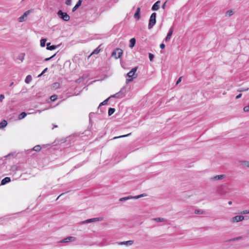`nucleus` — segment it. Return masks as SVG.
<instances>
[{
    "instance_id": "f257e3e1",
    "label": "nucleus",
    "mask_w": 249,
    "mask_h": 249,
    "mask_svg": "<svg viewBox=\"0 0 249 249\" xmlns=\"http://www.w3.org/2000/svg\"><path fill=\"white\" fill-rule=\"evenodd\" d=\"M156 13H153L150 17L149 20L148 24V29H151L156 24Z\"/></svg>"
},
{
    "instance_id": "f03ea898",
    "label": "nucleus",
    "mask_w": 249,
    "mask_h": 249,
    "mask_svg": "<svg viewBox=\"0 0 249 249\" xmlns=\"http://www.w3.org/2000/svg\"><path fill=\"white\" fill-rule=\"evenodd\" d=\"M57 15L59 18L63 19L65 21H68L70 20V17L69 15L66 12H63L62 10H60L57 12Z\"/></svg>"
},
{
    "instance_id": "7ed1b4c3",
    "label": "nucleus",
    "mask_w": 249,
    "mask_h": 249,
    "mask_svg": "<svg viewBox=\"0 0 249 249\" xmlns=\"http://www.w3.org/2000/svg\"><path fill=\"white\" fill-rule=\"evenodd\" d=\"M123 54V50L120 48H116L112 53L111 56L115 59L120 58Z\"/></svg>"
},
{
    "instance_id": "20e7f679",
    "label": "nucleus",
    "mask_w": 249,
    "mask_h": 249,
    "mask_svg": "<svg viewBox=\"0 0 249 249\" xmlns=\"http://www.w3.org/2000/svg\"><path fill=\"white\" fill-rule=\"evenodd\" d=\"M125 93V88L123 87L120 90V91L115 94L111 95L110 96V98L114 97L116 98H119L120 97H123L122 95L124 94V93Z\"/></svg>"
},
{
    "instance_id": "39448f33",
    "label": "nucleus",
    "mask_w": 249,
    "mask_h": 249,
    "mask_svg": "<svg viewBox=\"0 0 249 249\" xmlns=\"http://www.w3.org/2000/svg\"><path fill=\"white\" fill-rule=\"evenodd\" d=\"M138 67H135L132 68L127 74V76L129 78H135L137 75L135 74L136 71H137Z\"/></svg>"
},
{
    "instance_id": "423d86ee",
    "label": "nucleus",
    "mask_w": 249,
    "mask_h": 249,
    "mask_svg": "<svg viewBox=\"0 0 249 249\" xmlns=\"http://www.w3.org/2000/svg\"><path fill=\"white\" fill-rule=\"evenodd\" d=\"M245 217L243 215H236L232 218V222H238L242 221L244 219Z\"/></svg>"
},
{
    "instance_id": "0eeeda50",
    "label": "nucleus",
    "mask_w": 249,
    "mask_h": 249,
    "mask_svg": "<svg viewBox=\"0 0 249 249\" xmlns=\"http://www.w3.org/2000/svg\"><path fill=\"white\" fill-rule=\"evenodd\" d=\"M30 13V11L29 10L25 12L24 13L18 18V21L20 22L24 21L25 20V18L27 17Z\"/></svg>"
},
{
    "instance_id": "6e6552de",
    "label": "nucleus",
    "mask_w": 249,
    "mask_h": 249,
    "mask_svg": "<svg viewBox=\"0 0 249 249\" xmlns=\"http://www.w3.org/2000/svg\"><path fill=\"white\" fill-rule=\"evenodd\" d=\"M173 27H171L168 31V33L166 37L164 39V40L165 42L168 41L171 39V36L173 34Z\"/></svg>"
},
{
    "instance_id": "1a4fd4ad",
    "label": "nucleus",
    "mask_w": 249,
    "mask_h": 249,
    "mask_svg": "<svg viewBox=\"0 0 249 249\" xmlns=\"http://www.w3.org/2000/svg\"><path fill=\"white\" fill-rule=\"evenodd\" d=\"M75 237H74L69 236V237H67L64 238V239L60 241V243H68L69 242H72V241H74L75 240Z\"/></svg>"
},
{
    "instance_id": "9d476101",
    "label": "nucleus",
    "mask_w": 249,
    "mask_h": 249,
    "mask_svg": "<svg viewBox=\"0 0 249 249\" xmlns=\"http://www.w3.org/2000/svg\"><path fill=\"white\" fill-rule=\"evenodd\" d=\"M99 220V218H90V219H87L86 220L82 221L80 223V224H87V223H90V222L98 221Z\"/></svg>"
},
{
    "instance_id": "9b49d317",
    "label": "nucleus",
    "mask_w": 249,
    "mask_h": 249,
    "mask_svg": "<svg viewBox=\"0 0 249 249\" xmlns=\"http://www.w3.org/2000/svg\"><path fill=\"white\" fill-rule=\"evenodd\" d=\"M140 12L141 9L140 7H138L136 9V11L134 14V18L137 20H139L140 18Z\"/></svg>"
},
{
    "instance_id": "f8f14e48",
    "label": "nucleus",
    "mask_w": 249,
    "mask_h": 249,
    "mask_svg": "<svg viewBox=\"0 0 249 249\" xmlns=\"http://www.w3.org/2000/svg\"><path fill=\"white\" fill-rule=\"evenodd\" d=\"M225 177V175H216L214 177H213L211 178V179L213 180H221L223 179Z\"/></svg>"
},
{
    "instance_id": "ddd939ff",
    "label": "nucleus",
    "mask_w": 249,
    "mask_h": 249,
    "mask_svg": "<svg viewBox=\"0 0 249 249\" xmlns=\"http://www.w3.org/2000/svg\"><path fill=\"white\" fill-rule=\"evenodd\" d=\"M160 1H157V2H156L152 6V10L153 11H156V10H158L159 8H160Z\"/></svg>"
},
{
    "instance_id": "4468645a",
    "label": "nucleus",
    "mask_w": 249,
    "mask_h": 249,
    "mask_svg": "<svg viewBox=\"0 0 249 249\" xmlns=\"http://www.w3.org/2000/svg\"><path fill=\"white\" fill-rule=\"evenodd\" d=\"M82 2V0H78L76 5L72 9V12L75 11L81 6Z\"/></svg>"
},
{
    "instance_id": "2eb2a0df",
    "label": "nucleus",
    "mask_w": 249,
    "mask_h": 249,
    "mask_svg": "<svg viewBox=\"0 0 249 249\" xmlns=\"http://www.w3.org/2000/svg\"><path fill=\"white\" fill-rule=\"evenodd\" d=\"M57 46L51 45V43L50 42H49V43H47V48H46V49L47 50H48L52 51V50H53L55 49L56 48H57Z\"/></svg>"
},
{
    "instance_id": "dca6fc26",
    "label": "nucleus",
    "mask_w": 249,
    "mask_h": 249,
    "mask_svg": "<svg viewBox=\"0 0 249 249\" xmlns=\"http://www.w3.org/2000/svg\"><path fill=\"white\" fill-rule=\"evenodd\" d=\"M11 181V178L9 177H5L3 179H2L1 181V185H5L7 183H9Z\"/></svg>"
},
{
    "instance_id": "f3484780",
    "label": "nucleus",
    "mask_w": 249,
    "mask_h": 249,
    "mask_svg": "<svg viewBox=\"0 0 249 249\" xmlns=\"http://www.w3.org/2000/svg\"><path fill=\"white\" fill-rule=\"evenodd\" d=\"M136 43V39L135 38H132L129 40V47L131 48H132L135 45Z\"/></svg>"
},
{
    "instance_id": "a211bd4d",
    "label": "nucleus",
    "mask_w": 249,
    "mask_h": 249,
    "mask_svg": "<svg viewBox=\"0 0 249 249\" xmlns=\"http://www.w3.org/2000/svg\"><path fill=\"white\" fill-rule=\"evenodd\" d=\"M241 164L243 167L249 168V161L243 160L240 161Z\"/></svg>"
},
{
    "instance_id": "6ab92c4d",
    "label": "nucleus",
    "mask_w": 249,
    "mask_h": 249,
    "mask_svg": "<svg viewBox=\"0 0 249 249\" xmlns=\"http://www.w3.org/2000/svg\"><path fill=\"white\" fill-rule=\"evenodd\" d=\"M134 241L133 240H129L127 241H124L119 243V245H131L133 244Z\"/></svg>"
},
{
    "instance_id": "aec40b11",
    "label": "nucleus",
    "mask_w": 249,
    "mask_h": 249,
    "mask_svg": "<svg viewBox=\"0 0 249 249\" xmlns=\"http://www.w3.org/2000/svg\"><path fill=\"white\" fill-rule=\"evenodd\" d=\"M101 46V45H100L97 48H96L91 53V55L94 54H98L100 51L101 50V48H100Z\"/></svg>"
},
{
    "instance_id": "412c9836",
    "label": "nucleus",
    "mask_w": 249,
    "mask_h": 249,
    "mask_svg": "<svg viewBox=\"0 0 249 249\" xmlns=\"http://www.w3.org/2000/svg\"><path fill=\"white\" fill-rule=\"evenodd\" d=\"M60 84L58 82H55L52 85L51 88L53 89H56L59 88Z\"/></svg>"
},
{
    "instance_id": "4be33fe9",
    "label": "nucleus",
    "mask_w": 249,
    "mask_h": 249,
    "mask_svg": "<svg viewBox=\"0 0 249 249\" xmlns=\"http://www.w3.org/2000/svg\"><path fill=\"white\" fill-rule=\"evenodd\" d=\"M7 124V122L5 120H3L0 123V128H2L4 127H5Z\"/></svg>"
},
{
    "instance_id": "5701e85b",
    "label": "nucleus",
    "mask_w": 249,
    "mask_h": 249,
    "mask_svg": "<svg viewBox=\"0 0 249 249\" xmlns=\"http://www.w3.org/2000/svg\"><path fill=\"white\" fill-rule=\"evenodd\" d=\"M131 198H133V196H130L126 197H122L119 199V200L120 201H124Z\"/></svg>"
},
{
    "instance_id": "b1692460",
    "label": "nucleus",
    "mask_w": 249,
    "mask_h": 249,
    "mask_svg": "<svg viewBox=\"0 0 249 249\" xmlns=\"http://www.w3.org/2000/svg\"><path fill=\"white\" fill-rule=\"evenodd\" d=\"M242 238H243L242 236H238V237H235V238L231 239L229 240L228 241V242H230L236 241H238V240H241Z\"/></svg>"
},
{
    "instance_id": "393cba45",
    "label": "nucleus",
    "mask_w": 249,
    "mask_h": 249,
    "mask_svg": "<svg viewBox=\"0 0 249 249\" xmlns=\"http://www.w3.org/2000/svg\"><path fill=\"white\" fill-rule=\"evenodd\" d=\"M32 79V77L31 75H28L26 76V77L25 78V82L26 83L28 84L31 81Z\"/></svg>"
},
{
    "instance_id": "a878e982",
    "label": "nucleus",
    "mask_w": 249,
    "mask_h": 249,
    "mask_svg": "<svg viewBox=\"0 0 249 249\" xmlns=\"http://www.w3.org/2000/svg\"><path fill=\"white\" fill-rule=\"evenodd\" d=\"M115 111V109L114 108L110 107L108 109V116H111L112 115Z\"/></svg>"
},
{
    "instance_id": "bb28decb",
    "label": "nucleus",
    "mask_w": 249,
    "mask_h": 249,
    "mask_svg": "<svg viewBox=\"0 0 249 249\" xmlns=\"http://www.w3.org/2000/svg\"><path fill=\"white\" fill-rule=\"evenodd\" d=\"M27 115V113L25 112H22L18 115V119L19 120L25 118Z\"/></svg>"
},
{
    "instance_id": "cd10ccee",
    "label": "nucleus",
    "mask_w": 249,
    "mask_h": 249,
    "mask_svg": "<svg viewBox=\"0 0 249 249\" xmlns=\"http://www.w3.org/2000/svg\"><path fill=\"white\" fill-rule=\"evenodd\" d=\"M153 220L156 222H164L166 220L164 218H154Z\"/></svg>"
},
{
    "instance_id": "c85d7f7f",
    "label": "nucleus",
    "mask_w": 249,
    "mask_h": 249,
    "mask_svg": "<svg viewBox=\"0 0 249 249\" xmlns=\"http://www.w3.org/2000/svg\"><path fill=\"white\" fill-rule=\"evenodd\" d=\"M25 53H21L18 56V59H19L21 62L24 60Z\"/></svg>"
},
{
    "instance_id": "c756f323",
    "label": "nucleus",
    "mask_w": 249,
    "mask_h": 249,
    "mask_svg": "<svg viewBox=\"0 0 249 249\" xmlns=\"http://www.w3.org/2000/svg\"><path fill=\"white\" fill-rule=\"evenodd\" d=\"M110 98V97H108V98H107V99H106L105 100H104L103 102L101 103L99 105V107H100L102 105H107V102H108V100Z\"/></svg>"
},
{
    "instance_id": "7c9ffc66",
    "label": "nucleus",
    "mask_w": 249,
    "mask_h": 249,
    "mask_svg": "<svg viewBox=\"0 0 249 249\" xmlns=\"http://www.w3.org/2000/svg\"><path fill=\"white\" fill-rule=\"evenodd\" d=\"M146 196H147V195L146 194H142L141 195L133 196V198L136 199Z\"/></svg>"
},
{
    "instance_id": "2f4dec72",
    "label": "nucleus",
    "mask_w": 249,
    "mask_h": 249,
    "mask_svg": "<svg viewBox=\"0 0 249 249\" xmlns=\"http://www.w3.org/2000/svg\"><path fill=\"white\" fill-rule=\"evenodd\" d=\"M46 42V39H41L40 40V46H41V47H45V46Z\"/></svg>"
},
{
    "instance_id": "473e14b6",
    "label": "nucleus",
    "mask_w": 249,
    "mask_h": 249,
    "mask_svg": "<svg viewBox=\"0 0 249 249\" xmlns=\"http://www.w3.org/2000/svg\"><path fill=\"white\" fill-rule=\"evenodd\" d=\"M33 150L39 152L41 150V147L39 145H36L33 149Z\"/></svg>"
},
{
    "instance_id": "72a5a7b5",
    "label": "nucleus",
    "mask_w": 249,
    "mask_h": 249,
    "mask_svg": "<svg viewBox=\"0 0 249 249\" xmlns=\"http://www.w3.org/2000/svg\"><path fill=\"white\" fill-rule=\"evenodd\" d=\"M195 213L196 214H200L205 213V212L201 210L198 209V210H196L195 211Z\"/></svg>"
},
{
    "instance_id": "f704fd0d",
    "label": "nucleus",
    "mask_w": 249,
    "mask_h": 249,
    "mask_svg": "<svg viewBox=\"0 0 249 249\" xmlns=\"http://www.w3.org/2000/svg\"><path fill=\"white\" fill-rule=\"evenodd\" d=\"M57 95H53L50 97V99L51 102H54V101L56 100V99H57Z\"/></svg>"
},
{
    "instance_id": "c9c22d12",
    "label": "nucleus",
    "mask_w": 249,
    "mask_h": 249,
    "mask_svg": "<svg viewBox=\"0 0 249 249\" xmlns=\"http://www.w3.org/2000/svg\"><path fill=\"white\" fill-rule=\"evenodd\" d=\"M233 11L231 10H228L226 12V15H228L229 17H230L233 15Z\"/></svg>"
},
{
    "instance_id": "e433bc0d",
    "label": "nucleus",
    "mask_w": 249,
    "mask_h": 249,
    "mask_svg": "<svg viewBox=\"0 0 249 249\" xmlns=\"http://www.w3.org/2000/svg\"><path fill=\"white\" fill-rule=\"evenodd\" d=\"M131 134V133H129L128 134H126V135H122V136H119V137H114L113 139H117V138H123V137H127L128 136H129Z\"/></svg>"
},
{
    "instance_id": "4c0bfd02",
    "label": "nucleus",
    "mask_w": 249,
    "mask_h": 249,
    "mask_svg": "<svg viewBox=\"0 0 249 249\" xmlns=\"http://www.w3.org/2000/svg\"><path fill=\"white\" fill-rule=\"evenodd\" d=\"M55 55H56V54H54L53 55H52V56H51L50 57H48V58H45L44 59V61H49V60H51L52 59H53L55 56Z\"/></svg>"
},
{
    "instance_id": "58836bf2",
    "label": "nucleus",
    "mask_w": 249,
    "mask_h": 249,
    "mask_svg": "<svg viewBox=\"0 0 249 249\" xmlns=\"http://www.w3.org/2000/svg\"><path fill=\"white\" fill-rule=\"evenodd\" d=\"M154 55L153 54H152L151 53H149V58L150 61H152L154 59Z\"/></svg>"
},
{
    "instance_id": "ea45409f",
    "label": "nucleus",
    "mask_w": 249,
    "mask_h": 249,
    "mask_svg": "<svg viewBox=\"0 0 249 249\" xmlns=\"http://www.w3.org/2000/svg\"><path fill=\"white\" fill-rule=\"evenodd\" d=\"M243 110L245 112H248L249 111V105L247 106H245L244 108H243Z\"/></svg>"
},
{
    "instance_id": "a19ab883",
    "label": "nucleus",
    "mask_w": 249,
    "mask_h": 249,
    "mask_svg": "<svg viewBox=\"0 0 249 249\" xmlns=\"http://www.w3.org/2000/svg\"><path fill=\"white\" fill-rule=\"evenodd\" d=\"M65 4L67 5H71V0H66Z\"/></svg>"
},
{
    "instance_id": "79ce46f5",
    "label": "nucleus",
    "mask_w": 249,
    "mask_h": 249,
    "mask_svg": "<svg viewBox=\"0 0 249 249\" xmlns=\"http://www.w3.org/2000/svg\"><path fill=\"white\" fill-rule=\"evenodd\" d=\"M249 89V88H247V89L241 88V89H238V91L243 92V91H247Z\"/></svg>"
},
{
    "instance_id": "37998d69",
    "label": "nucleus",
    "mask_w": 249,
    "mask_h": 249,
    "mask_svg": "<svg viewBox=\"0 0 249 249\" xmlns=\"http://www.w3.org/2000/svg\"><path fill=\"white\" fill-rule=\"evenodd\" d=\"M241 214H245L249 213V211L248 210H245L240 212Z\"/></svg>"
},
{
    "instance_id": "c03bdc74",
    "label": "nucleus",
    "mask_w": 249,
    "mask_h": 249,
    "mask_svg": "<svg viewBox=\"0 0 249 249\" xmlns=\"http://www.w3.org/2000/svg\"><path fill=\"white\" fill-rule=\"evenodd\" d=\"M133 80V78H129V79H126V83L128 84L129 82L132 81Z\"/></svg>"
},
{
    "instance_id": "a18cd8bd",
    "label": "nucleus",
    "mask_w": 249,
    "mask_h": 249,
    "mask_svg": "<svg viewBox=\"0 0 249 249\" xmlns=\"http://www.w3.org/2000/svg\"><path fill=\"white\" fill-rule=\"evenodd\" d=\"M48 71V68H45L43 71L41 72V74H40L38 76H41L42 74H43L45 72H46L47 71Z\"/></svg>"
},
{
    "instance_id": "49530a36",
    "label": "nucleus",
    "mask_w": 249,
    "mask_h": 249,
    "mask_svg": "<svg viewBox=\"0 0 249 249\" xmlns=\"http://www.w3.org/2000/svg\"><path fill=\"white\" fill-rule=\"evenodd\" d=\"M182 77H180L176 82V85H178L181 81Z\"/></svg>"
},
{
    "instance_id": "de8ad7c7",
    "label": "nucleus",
    "mask_w": 249,
    "mask_h": 249,
    "mask_svg": "<svg viewBox=\"0 0 249 249\" xmlns=\"http://www.w3.org/2000/svg\"><path fill=\"white\" fill-rule=\"evenodd\" d=\"M4 98V96L3 94L0 95V101L1 102L2 100Z\"/></svg>"
},
{
    "instance_id": "09e8293b",
    "label": "nucleus",
    "mask_w": 249,
    "mask_h": 249,
    "mask_svg": "<svg viewBox=\"0 0 249 249\" xmlns=\"http://www.w3.org/2000/svg\"><path fill=\"white\" fill-rule=\"evenodd\" d=\"M160 48L161 49H163L165 48V45L163 44V43H161L160 45Z\"/></svg>"
},
{
    "instance_id": "8fccbe9b",
    "label": "nucleus",
    "mask_w": 249,
    "mask_h": 249,
    "mask_svg": "<svg viewBox=\"0 0 249 249\" xmlns=\"http://www.w3.org/2000/svg\"><path fill=\"white\" fill-rule=\"evenodd\" d=\"M166 1H165L162 5V8L163 9H165V7H166Z\"/></svg>"
},
{
    "instance_id": "3c124183",
    "label": "nucleus",
    "mask_w": 249,
    "mask_h": 249,
    "mask_svg": "<svg viewBox=\"0 0 249 249\" xmlns=\"http://www.w3.org/2000/svg\"><path fill=\"white\" fill-rule=\"evenodd\" d=\"M241 96H242V94H238V95H237V96H236V99H239V98H240V97H241Z\"/></svg>"
},
{
    "instance_id": "603ef678",
    "label": "nucleus",
    "mask_w": 249,
    "mask_h": 249,
    "mask_svg": "<svg viewBox=\"0 0 249 249\" xmlns=\"http://www.w3.org/2000/svg\"><path fill=\"white\" fill-rule=\"evenodd\" d=\"M58 126L57 125H53V127L52 128L53 129L54 128H57Z\"/></svg>"
},
{
    "instance_id": "864d4df0",
    "label": "nucleus",
    "mask_w": 249,
    "mask_h": 249,
    "mask_svg": "<svg viewBox=\"0 0 249 249\" xmlns=\"http://www.w3.org/2000/svg\"><path fill=\"white\" fill-rule=\"evenodd\" d=\"M232 201H229L228 202V204H229V205H231V204H232Z\"/></svg>"
},
{
    "instance_id": "5fc2aeb1",
    "label": "nucleus",
    "mask_w": 249,
    "mask_h": 249,
    "mask_svg": "<svg viewBox=\"0 0 249 249\" xmlns=\"http://www.w3.org/2000/svg\"><path fill=\"white\" fill-rule=\"evenodd\" d=\"M14 83L13 82H12L10 84V87H11L13 85Z\"/></svg>"
},
{
    "instance_id": "6e6d98bb",
    "label": "nucleus",
    "mask_w": 249,
    "mask_h": 249,
    "mask_svg": "<svg viewBox=\"0 0 249 249\" xmlns=\"http://www.w3.org/2000/svg\"><path fill=\"white\" fill-rule=\"evenodd\" d=\"M62 195V194H61V195H60L59 196H58L57 199H58V198H59V197H60Z\"/></svg>"
}]
</instances>
